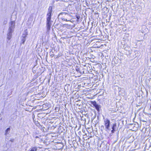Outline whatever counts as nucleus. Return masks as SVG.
Returning a JSON list of instances; mask_svg holds the SVG:
<instances>
[{
	"label": "nucleus",
	"instance_id": "nucleus-4",
	"mask_svg": "<svg viewBox=\"0 0 151 151\" xmlns=\"http://www.w3.org/2000/svg\"><path fill=\"white\" fill-rule=\"evenodd\" d=\"M27 35L28 33L27 32V30H25L24 31V33L22 34V36L21 37V44H24Z\"/></svg>",
	"mask_w": 151,
	"mask_h": 151
},
{
	"label": "nucleus",
	"instance_id": "nucleus-3",
	"mask_svg": "<svg viewBox=\"0 0 151 151\" xmlns=\"http://www.w3.org/2000/svg\"><path fill=\"white\" fill-rule=\"evenodd\" d=\"M104 123L105 127L104 129L107 132L108 131H110L111 129L110 127L111 123L110 120L107 118L104 119Z\"/></svg>",
	"mask_w": 151,
	"mask_h": 151
},
{
	"label": "nucleus",
	"instance_id": "nucleus-6",
	"mask_svg": "<svg viewBox=\"0 0 151 151\" xmlns=\"http://www.w3.org/2000/svg\"><path fill=\"white\" fill-rule=\"evenodd\" d=\"M91 103L95 107L96 109L98 112L100 111V109L101 107L100 105L97 104L95 101H91Z\"/></svg>",
	"mask_w": 151,
	"mask_h": 151
},
{
	"label": "nucleus",
	"instance_id": "nucleus-19",
	"mask_svg": "<svg viewBox=\"0 0 151 151\" xmlns=\"http://www.w3.org/2000/svg\"><path fill=\"white\" fill-rule=\"evenodd\" d=\"M150 147L151 146V142L150 143Z\"/></svg>",
	"mask_w": 151,
	"mask_h": 151
},
{
	"label": "nucleus",
	"instance_id": "nucleus-2",
	"mask_svg": "<svg viewBox=\"0 0 151 151\" xmlns=\"http://www.w3.org/2000/svg\"><path fill=\"white\" fill-rule=\"evenodd\" d=\"M62 16L61 19L62 20L67 22H71V17L72 16L71 13L66 11L65 12L60 13L58 15V16Z\"/></svg>",
	"mask_w": 151,
	"mask_h": 151
},
{
	"label": "nucleus",
	"instance_id": "nucleus-7",
	"mask_svg": "<svg viewBox=\"0 0 151 151\" xmlns=\"http://www.w3.org/2000/svg\"><path fill=\"white\" fill-rule=\"evenodd\" d=\"M111 128L112 129L111 130V134H113L115 132L116 130V129H117L116 123H114L112 124H111Z\"/></svg>",
	"mask_w": 151,
	"mask_h": 151
},
{
	"label": "nucleus",
	"instance_id": "nucleus-13",
	"mask_svg": "<svg viewBox=\"0 0 151 151\" xmlns=\"http://www.w3.org/2000/svg\"><path fill=\"white\" fill-rule=\"evenodd\" d=\"M76 71L78 73H81V72L80 70V69L78 68V67H76Z\"/></svg>",
	"mask_w": 151,
	"mask_h": 151
},
{
	"label": "nucleus",
	"instance_id": "nucleus-9",
	"mask_svg": "<svg viewBox=\"0 0 151 151\" xmlns=\"http://www.w3.org/2000/svg\"><path fill=\"white\" fill-rule=\"evenodd\" d=\"M35 124L40 129H41L42 130H44V129H43V127L37 121L36 122H35ZM43 128H45L43 127Z\"/></svg>",
	"mask_w": 151,
	"mask_h": 151
},
{
	"label": "nucleus",
	"instance_id": "nucleus-8",
	"mask_svg": "<svg viewBox=\"0 0 151 151\" xmlns=\"http://www.w3.org/2000/svg\"><path fill=\"white\" fill-rule=\"evenodd\" d=\"M14 31L8 30L7 33V38L8 40H10L12 37V33Z\"/></svg>",
	"mask_w": 151,
	"mask_h": 151
},
{
	"label": "nucleus",
	"instance_id": "nucleus-5",
	"mask_svg": "<svg viewBox=\"0 0 151 151\" xmlns=\"http://www.w3.org/2000/svg\"><path fill=\"white\" fill-rule=\"evenodd\" d=\"M15 27V21H11L9 23L8 30L14 31Z\"/></svg>",
	"mask_w": 151,
	"mask_h": 151
},
{
	"label": "nucleus",
	"instance_id": "nucleus-16",
	"mask_svg": "<svg viewBox=\"0 0 151 151\" xmlns=\"http://www.w3.org/2000/svg\"><path fill=\"white\" fill-rule=\"evenodd\" d=\"M14 141V139H12L10 140V141L11 142H13Z\"/></svg>",
	"mask_w": 151,
	"mask_h": 151
},
{
	"label": "nucleus",
	"instance_id": "nucleus-15",
	"mask_svg": "<svg viewBox=\"0 0 151 151\" xmlns=\"http://www.w3.org/2000/svg\"><path fill=\"white\" fill-rule=\"evenodd\" d=\"M50 56L52 57H53V56H54V54H51L50 52Z\"/></svg>",
	"mask_w": 151,
	"mask_h": 151
},
{
	"label": "nucleus",
	"instance_id": "nucleus-18",
	"mask_svg": "<svg viewBox=\"0 0 151 151\" xmlns=\"http://www.w3.org/2000/svg\"><path fill=\"white\" fill-rule=\"evenodd\" d=\"M103 127V128H104V127L103 126H102L101 127Z\"/></svg>",
	"mask_w": 151,
	"mask_h": 151
},
{
	"label": "nucleus",
	"instance_id": "nucleus-11",
	"mask_svg": "<svg viewBox=\"0 0 151 151\" xmlns=\"http://www.w3.org/2000/svg\"><path fill=\"white\" fill-rule=\"evenodd\" d=\"M16 118V117L14 115H12L11 116V120L13 121V120L15 119Z\"/></svg>",
	"mask_w": 151,
	"mask_h": 151
},
{
	"label": "nucleus",
	"instance_id": "nucleus-17",
	"mask_svg": "<svg viewBox=\"0 0 151 151\" xmlns=\"http://www.w3.org/2000/svg\"><path fill=\"white\" fill-rule=\"evenodd\" d=\"M33 122H34L35 123V122H36L37 121H36L34 119H33Z\"/></svg>",
	"mask_w": 151,
	"mask_h": 151
},
{
	"label": "nucleus",
	"instance_id": "nucleus-12",
	"mask_svg": "<svg viewBox=\"0 0 151 151\" xmlns=\"http://www.w3.org/2000/svg\"><path fill=\"white\" fill-rule=\"evenodd\" d=\"M37 148L36 147H34L32 148L29 151H37Z\"/></svg>",
	"mask_w": 151,
	"mask_h": 151
},
{
	"label": "nucleus",
	"instance_id": "nucleus-10",
	"mask_svg": "<svg viewBox=\"0 0 151 151\" xmlns=\"http://www.w3.org/2000/svg\"><path fill=\"white\" fill-rule=\"evenodd\" d=\"M10 130V127L8 128L5 130V134L6 135L7 134H8L9 133Z\"/></svg>",
	"mask_w": 151,
	"mask_h": 151
},
{
	"label": "nucleus",
	"instance_id": "nucleus-14",
	"mask_svg": "<svg viewBox=\"0 0 151 151\" xmlns=\"http://www.w3.org/2000/svg\"><path fill=\"white\" fill-rule=\"evenodd\" d=\"M7 22V19H5L4 22V24H6Z\"/></svg>",
	"mask_w": 151,
	"mask_h": 151
},
{
	"label": "nucleus",
	"instance_id": "nucleus-1",
	"mask_svg": "<svg viewBox=\"0 0 151 151\" xmlns=\"http://www.w3.org/2000/svg\"><path fill=\"white\" fill-rule=\"evenodd\" d=\"M52 12V6H50L49 7L47 13V14L46 18V27L47 32H49L50 30L51 26L53 22L51 20V17Z\"/></svg>",
	"mask_w": 151,
	"mask_h": 151
}]
</instances>
